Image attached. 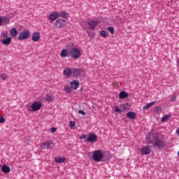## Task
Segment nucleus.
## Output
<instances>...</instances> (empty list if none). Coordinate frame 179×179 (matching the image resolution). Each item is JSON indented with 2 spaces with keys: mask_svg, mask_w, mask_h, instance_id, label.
I'll list each match as a JSON object with an SVG mask.
<instances>
[{
  "mask_svg": "<svg viewBox=\"0 0 179 179\" xmlns=\"http://www.w3.org/2000/svg\"><path fill=\"white\" fill-rule=\"evenodd\" d=\"M146 143L152 144L153 148H157L159 149L164 148L165 143L164 141L159 138L157 136L155 135L153 136V140L151 137V133H150V136L146 138Z\"/></svg>",
  "mask_w": 179,
  "mask_h": 179,
  "instance_id": "obj_1",
  "label": "nucleus"
},
{
  "mask_svg": "<svg viewBox=\"0 0 179 179\" xmlns=\"http://www.w3.org/2000/svg\"><path fill=\"white\" fill-rule=\"evenodd\" d=\"M66 48L73 59H78L80 58V51L78 48H75L73 43H68Z\"/></svg>",
  "mask_w": 179,
  "mask_h": 179,
  "instance_id": "obj_2",
  "label": "nucleus"
},
{
  "mask_svg": "<svg viewBox=\"0 0 179 179\" xmlns=\"http://www.w3.org/2000/svg\"><path fill=\"white\" fill-rule=\"evenodd\" d=\"M99 22L97 20H91L84 24H82L83 29L86 30L87 33L89 34V30H94L98 25Z\"/></svg>",
  "mask_w": 179,
  "mask_h": 179,
  "instance_id": "obj_3",
  "label": "nucleus"
},
{
  "mask_svg": "<svg viewBox=\"0 0 179 179\" xmlns=\"http://www.w3.org/2000/svg\"><path fill=\"white\" fill-rule=\"evenodd\" d=\"M92 157L94 161L99 162L103 158V155L100 150H97L94 152Z\"/></svg>",
  "mask_w": 179,
  "mask_h": 179,
  "instance_id": "obj_4",
  "label": "nucleus"
},
{
  "mask_svg": "<svg viewBox=\"0 0 179 179\" xmlns=\"http://www.w3.org/2000/svg\"><path fill=\"white\" fill-rule=\"evenodd\" d=\"M29 36H30V31H29V29L23 30L22 31H21L20 33L19 36H18V40L20 41L27 40V39H28Z\"/></svg>",
  "mask_w": 179,
  "mask_h": 179,
  "instance_id": "obj_5",
  "label": "nucleus"
},
{
  "mask_svg": "<svg viewBox=\"0 0 179 179\" xmlns=\"http://www.w3.org/2000/svg\"><path fill=\"white\" fill-rule=\"evenodd\" d=\"M85 74L84 71L79 68V69H72V75L75 78H78L80 76H83Z\"/></svg>",
  "mask_w": 179,
  "mask_h": 179,
  "instance_id": "obj_6",
  "label": "nucleus"
},
{
  "mask_svg": "<svg viewBox=\"0 0 179 179\" xmlns=\"http://www.w3.org/2000/svg\"><path fill=\"white\" fill-rule=\"evenodd\" d=\"M55 25L57 29H62L66 26V21L63 19H58L55 21Z\"/></svg>",
  "mask_w": 179,
  "mask_h": 179,
  "instance_id": "obj_7",
  "label": "nucleus"
},
{
  "mask_svg": "<svg viewBox=\"0 0 179 179\" xmlns=\"http://www.w3.org/2000/svg\"><path fill=\"white\" fill-rule=\"evenodd\" d=\"M42 103L39 101H34L31 106L33 112L38 111L41 108Z\"/></svg>",
  "mask_w": 179,
  "mask_h": 179,
  "instance_id": "obj_8",
  "label": "nucleus"
},
{
  "mask_svg": "<svg viewBox=\"0 0 179 179\" xmlns=\"http://www.w3.org/2000/svg\"><path fill=\"white\" fill-rule=\"evenodd\" d=\"M53 145L54 144L52 143V141L51 140H48L45 142L42 143V148L43 150L52 148Z\"/></svg>",
  "mask_w": 179,
  "mask_h": 179,
  "instance_id": "obj_9",
  "label": "nucleus"
},
{
  "mask_svg": "<svg viewBox=\"0 0 179 179\" xmlns=\"http://www.w3.org/2000/svg\"><path fill=\"white\" fill-rule=\"evenodd\" d=\"M96 140H97V135L94 133H92V134H90L86 141L89 143H95Z\"/></svg>",
  "mask_w": 179,
  "mask_h": 179,
  "instance_id": "obj_10",
  "label": "nucleus"
},
{
  "mask_svg": "<svg viewBox=\"0 0 179 179\" xmlns=\"http://www.w3.org/2000/svg\"><path fill=\"white\" fill-rule=\"evenodd\" d=\"M141 152L143 155H150L151 152V150L148 146H143V148L141 149Z\"/></svg>",
  "mask_w": 179,
  "mask_h": 179,
  "instance_id": "obj_11",
  "label": "nucleus"
},
{
  "mask_svg": "<svg viewBox=\"0 0 179 179\" xmlns=\"http://www.w3.org/2000/svg\"><path fill=\"white\" fill-rule=\"evenodd\" d=\"M59 17L58 12L54 11L49 15L50 22L55 21Z\"/></svg>",
  "mask_w": 179,
  "mask_h": 179,
  "instance_id": "obj_12",
  "label": "nucleus"
},
{
  "mask_svg": "<svg viewBox=\"0 0 179 179\" xmlns=\"http://www.w3.org/2000/svg\"><path fill=\"white\" fill-rule=\"evenodd\" d=\"M69 55H70V52L67 48L66 49H63L60 53V57L63 58L69 57Z\"/></svg>",
  "mask_w": 179,
  "mask_h": 179,
  "instance_id": "obj_13",
  "label": "nucleus"
},
{
  "mask_svg": "<svg viewBox=\"0 0 179 179\" xmlns=\"http://www.w3.org/2000/svg\"><path fill=\"white\" fill-rule=\"evenodd\" d=\"M66 161V158L64 157H56L55 158V162L58 164H62L64 163Z\"/></svg>",
  "mask_w": 179,
  "mask_h": 179,
  "instance_id": "obj_14",
  "label": "nucleus"
},
{
  "mask_svg": "<svg viewBox=\"0 0 179 179\" xmlns=\"http://www.w3.org/2000/svg\"><path fill=\"white\" fill-rule=\"evenodd\" d=\"M39 39H40V33L34 32L31 37L32 41L38 42Z\"/></svg>",
  "mask_w": 179,
  "mask_h": 179,
  "instance_id": "obj_15",
  "label": "nucleus"
},
{
  "mask_svg": "<svg viewBox=\"0 0 179 179\" xmlns=\"http://www.w3.org/2000/svg\"><path fill=\"white\" fill-rule=\"evenodd\" d=\"M79 87V82L78 80H73L71 83V87L73 90H77Z\"/></svg>",
  "mask_w": 179,
  "mask_h": 179,
  "instance_id": "obj_16",
  "label": "nucleus"
},
{
  "mask_svg": "<svg viewBox=\"0 0 179 179\" xmlns=\"http://www.w3.org/2000/svg\"><path fill=\"white\" fill-rule=\"evenodd\" d=\"M136 113L135 112H132V111H129L127 113V117L129 118V119H131V120H134L136 118Z\"/></svg>",
  "mask_w": 179,
  "mask_h": 179,
  "instance_id": "obj_17",
  "label": "nucleus"
},
{
  "mask_svg": "<svg viewBox=\"0 0 179 179\" xmlns=\"http://www.w3.org/2000/svg\"><path fill=\"white\" fill-rule=\"evenodd\" d=\"M71 74H73V69H71L70 68H66L64 71V75L66 77H69Z\"/></svg>",
  "mask_w": 179,
  "mask_h": 179,
  "instance_id": "obj_18",
  "label": "nucleus"
},
{
  "mask_svg": "<svg viewBox=\"0 0 179 179\" xmlns=\"http://www.w3.org/2000/svg\"><path fill=\"white\" fill-rule=\"evenodd\" d=\"M1 170L5 173H8L10 171V167L6 164L2 166Z\"/></svg>",
  "mask_w": 179,
  "mask_h": 179,
  "instance_id": "obj_19",
  "label": "nucleus"
},
{
  "mask_svg": "<svg viewBox=\"0 0 179 179\" xmlns=\"http://www.w3.org/2000/svg\"><path fill=\"white\" fill-rule=\"evenodd\" d=\"M17 34H18V32L15 27L12 28L10 30V34L13 37H16L17 36Z\"/></svg>",
  "mask_w": 179,
  "mask_h": 179,
  "instance_id": "obj_20",
  "label": "nucleus"
},
{
  "mask_svg": "<svg viewBox=\"0 0 179 179\" xmlns=\"http://www.w3.org/2000/svg\"><path fill=\"white\" fill-rule=\"evenodd\" d=\"M1 43H2V44H3L5 45H8L11 43V38L8 37V38H5V39L2 40Z\"/></svg>",
  "mask_w": 179,
  "mask_h": 179,
  "instance_id": "obj_21",
  "label": "nucleus"
},
{
  "mask_svg": "<svg viewBox=\"0 0 179 179\" xmlns=\"http://www.w3.org/2000/svg\"><path fill=\"white\" fill-rule=\"evenodd\" d=\"M128 97V94L126 92H124V91H122V92H120V99H126V98H127Z\"/></svg>",
  "mask_w": 179,
  "mask_h": 179,
  "instance_id": "obj_22",
  "label": "nucleus"
},
{
  "mask_svg": "<svg viewBox=\"0 0 179 179\" xmlns=\"http://www.w3.org/2000/svg\"><path fill=\"white\" fill-rule=\"evenodd\" d=\"M60 16L62 17V18H64V19H67L69 17V14L67 13V12L64 11V10H62L61 11L60 13Z\"/></svg>",
  "mask_w": 179,
  "mask_h": 179,
  "instance_id": "obj_23",
  "label": "nucleus"
},
{
  "mask_svg": "<svg viewBox=\"0 0 179 179\" xmlns=\"http://www.w3.org/2000/svg\"><path fill=\"white\" fill-rule=\"evenodd\" d=\"M156 103V101H152L150 102L149 103H148L146 106H143V110H148L149 109L150 107H152V106H154V104Z\"/></svg>",
  "mask_w": 179,
  "mask_h": 179,
  "instance_id": "obj_24",
  "label": "nucleus"
},
{
  "mask_svg": "<svg viewBox=\"0 0 179 179\" xmlns=\"http://www.w3.org/2000/svg\"><path fill=\"white\" fill-rule=\"evenodd\" d=\"M171 117V115L166 114V115H164V117L162 118V122H164L167 121L168 119H169Z\"/></svg>",
  "mask_w": 179,
  "mask_h": 179,
  "instance_id": "obj_25",
  "label": "nucleus"
},
{
  "mask_svg": "<svg viewBox=\"0 0 179 179\" xmlns=\"http://www.w3.org/2000/svg\"><path fill=\"white\" fill-rule=\"evenodd\" d=\"M45 100L48 102H52V96L50 94H45Z\"/></svg>",
  "mask_w": 179,
  "mask_h": 179,
  "instance_id": "obj_26",
  "label": "nucleus"
},
{
  "mask_svg": "<svg viewBox=\"0 0 179 179\" xmlns=\"http://www.w3.org/2000/svg\"><path fill=\"white\" fill-rule=\"evenodd\" d=\"M155 113H157V114H160L162 113V109L161 108V106H157L156 108V109L155 110Z\"/></svg>",
  "mask_w": 179,
  "mask_h": 179,
  "instance_id": "obj_27",
  "label": "nucleus"
},
{
  "mask_svg": "<svg viewBox=\"0 0 179 179\" xmlns=\"http://www.w3.org/2000/svg\"><path fill=\"white\" fill-rule=\"evenodd\" d=\"M101 35L103 37V38H106L108 36V32L106 31L105 30H101Z\"/></svg>",
  "mask_w": 179,
  "mask_h": 179,
  "instance_id": "obj_28",
  "label": "nucleus"
},
{
  "mask_svg": "<svg viewBox=\"0 0 179 179\" xmlns=\"http://www.w3.org/2000/svg\"><path fill=\"white\" fill-rule=\"evenodd\" d=\"M108 30L109 31V32L113 35L115 34V29L113 27H108Z\"/></svg>",
  "mask_w": 179,
  "mask_h": 179,
  "instance_id": "obj_29",
  "label": "nucleus"
},
{
  "mask_svg": "<svg viewBox=\"0 0 179 179\" xmlns=\"http://www.w3.org/2000/svg\"><path fill=\"white\" fill-rule=\"evenodd\" d=\"M4 19H5L4 16H1L0 15V27L1 26H3Z\"/></svg>",
  "mask_w": 179,
  "mask_h": 179,
  "instance_id": "obj_30",
  "label": "nucleus"
},
{
  "mask_svg": "<svg viewBox=\"0 0 179 179\" xmlns=\"http://www.w3.org/2000/svg\"><path fill=\"white\" fill-rule=\"evenodd\" d=\"M76 126V122L75 121H70V127L72 129H75L74 127Z\"/></svg>",
  "mask_w": 179,
  "mask_h": 179,
  "instance_id": "obj_31",
  "label": "nucleus"
},
{
  "mask_svg": "<svg viewBox=\"0 0 179 179\" xmlns=\"http://www.w3.org/2000/svg\"><path fill=\"white\" fill-rule=\"evenodd\" d=\"M114 110H115V112L118 113L122 112V110L120 108H119V107L117 106L115 107Z\"/></svg>",
  "mask_w": 179,
  "mask_h": 179,
  "instance_id": "obj_32",
  "label": "nucleus"
},
{
  "mask_svg": "<svg viewBox=\"0 0 179 179\" xmlns=\"http://www.w3.org/2000/svg\"><path fill=\"white\" fill-rule=\"evenodd\" d=\"M2 36H3V37L4 38H7V37H8V33H7V31L3 32V33H2Z\"/></svg>",
  "mask_w": 179,
  "mask_h": 179,
  "instance_id": "obj_33",
  "label": "nucleus"
},
{
  "mask_svg": "<svg viewBox=\"0 0 179 179\" xmlns=\"http://www.w3.org/2000/svg\"><path fill=\"white\" fill-rule=\"evenodd\" d=\"M65 92L67 93H70L71 92L70 87H65Z\"/></svg>",
  "mask_w": 179,
  "mask_h": 179,
  "instance_id": "obj_34",
  "label": "nucleus"
},
{
  "mask_svg": "<svg viewBox=\"0 0 179 179\" xmlns=\"http://www.w3.org/2000/svg\"><path fill=\"white\" fill-rule=\"evenodd\" d=\"M78 113L79 114H82L84 116L86 115V113L84 110H78Z\"/></svg>",
  "mask_w": 179,
  "mask_h": 179,
  "instance_id": "obj_35",
  "label": "nucleus"
},
{
  "mask_svg": "<svg viewBox=\"0 0 179 179\" xmlns=\"http://www.w3.org/2000/svg\"><path fill=\"white\" fill-rule=\"evenodd\" d=\"M0 78L3 80H6V77L5 74H1L0 75Z\"/></svg>",
  "mask_w": 179,
  "mask_h": 179,
  "instance_id": "obj_36",
  "label": "nucleus"
},
{
  "mask_svg": "<svg viewBox=\"0 0 179 179\" xmlns=\"http://www.w3.org/2000/svg\"><path fill=\"white\" fill-rule=\"evenodd\" d=\"M24 143L26 145H28L29 143V139L28 138H24Z\"/></svg>",
  "mask_w": 179,
  "mask_h": 179,
  "instance_id": "obj_37",
  "label": "nucleus"
},
{
  "mask_svg": "<svg viewBox=\"0 0 179 179\" xmlns=\"http://www.w3.org/2000/svg\"><path fill=\"white\" fill-rule=\"evenodd\" d=\"M176 101V96L175 94H173V96L171 98V101L174 102Z\"/></svg>",
  "mask_w": 179,
  "mask_h": 179,
  "instance_id": "obj_38",
  "label": "nucleus"
},
{
  "mask_svg": "<svg viewBox=\"0 0 179 179\" xmlns=\"http://www.w3.org/2000/svg\"><path fill=\"white\" fill-rule=\"evenodd\" d=\"M4 122H5V119L2 116H0V123L2 124Z\"/></svg>",
  "mask_w": 179,
  "mask_h": 179,
  "instance_id": "obj_39",
  "label": "nucleus"
},
{
  "mask_svg": "<svg viewBox=\"0 0 179 179\" xmlns=\"http://www.w3.org/2000/svg\"><path fill=\"white\" fill-rule=\"evenodd\" d=\"M57 131V128L56 127H52L51 128V133H55Z\"/></svg>",
  "mask_w": 179,
  "mask_h": 179,
  "instance_id": "obj_40",
  "label": "nucleus"
},
{
  "mask_svg": "<svg viewBox=\"0 0 179 179\" xmlns=\"http://www.w3.org/2000/svg\"><path fill=\"white\" fill-rule=\"evenodd\" d=\"M85 138H86L85 134H82V136L80 137V139H85Z\"/></svg>",
  "mask_w": 179,
  "mask_h": 179,
  "instance_id": "obj_41",
  "label": "nucleus"
},
{
  "mask_svg": "<svg viewBox=\"0 0 179 179\" xmlns=\"http://www.w3.org/2000/svg\"><path fill=\"white\" fill-rule=\"evenodd\" d=\"M177 134H178V135H179V128L177 130Z\"/></svg>",
  "mask_w": 179,
  "mask_h": 179,
  "instance_id": "obj_42",
  "label": "nucleus"
},
{
  "mask_svg": "<svg viewBox=\"0 0 179 179\" xmlns=\"http://www.w3.org/2000/svg\"><path fill=\"white\" fill-rule=\"evenodd\" d=\"M177 62H178V64H179V59H178Z\"/></svg>",
  "mask_w": 179,
  "mask_h": 179,
  "instance_id": "obj_43",
  "label": "nucleus"
},
{
  "mask_svg": "<svg viewBox=\"0 0 179 179\" xmlns=\"http://www.w3.org/2000/svg\"><path fill=\"white\" fill-rule=\"evenodd\" d=\"M178 156H179V151H178Z\"/></svg>",
  "mask_w": 179,
  "mask_h": 179,
  "instance_id": "obj_44",
  "label": "nucleus"
}]
</instances>
